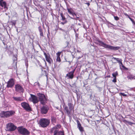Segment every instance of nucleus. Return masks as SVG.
<instances>
[{
  "label": "nucleus",
  "instance_id": "1",
  "mask_svg": "<svg viewBox=\"0 0 135 135\" xmlns=\"http://www.w3.org/2000/svg\"><path fill=\"white\" fill-rule=\"evenodd\" d=\"M98 42H99V45L100 46L105 48H108L110 50H118L120 48L119 47H114L107 44L100 40H98Z\"/></svg>",
  "mask_w": 135,
  "mask_h": 135
},
{
  "label": "nucleus",
  "instance_id": "2",
  "mask_svg": "<svg viewBox=\"0 0 135 135\" xmlns=\"http://www.w3.org/2000/svg\"><path fill=\"white\" fill-rule=\"evenodd\" d=\"M15 113V112L13 110L2 111L0 113V116L1 117L7 118L12 116Z\"/></svg>",
  "mask_w": 135,
  "mask_h": 135
},
{
  "label": "nucleus",
  "instance_id": "3",
  "mask_svg": "<svg viewBox=\"0 0 135 135\" xmlns=\"http://www.w3.org/2000/svg\"><path fill=\"white\" fill-rule=\"evenodd\" d=\"M50 121L49 119L46 118H42L39 121V123L41 127H45L49 124Z\"/></svg>",
  "mask_w": 135,
  "mask_h": 135
},
{
  "label": "nucleus",
  "instance_id": "4",
  "mask_svg": "<svg viewBox=\"0 0 135 135\" xmlns=\"http://www.w3.org/2000/svg\"><path fill=\"white\" fill-rule=\"evenodd\" d=\"M17 130L18 132L22 135H28L30 134V132L29 131L23 127H18Z\"/></svg>",
  "mask_w": 135,
  "mask_h": 135
},
{
  "label": "nucleus",
  "instance_id": "5",
  "mask_svg": "<svg viewBox=\"0 0 135 135\" xmlns=\"http://www.w3.org/2000/svg\"><path fill=\"white\" fill-rule=\"evenodd\" d=\"M55 128H52L50 130V133L52 135H64L63 131H57Z\"/></svg>",
  "mask_w": 135,
  "mask_h": 135
},
{
  "label": "nucleus",
  "instance_id": "6",
  "mask_svg": "<svg viewBox=\"0 0 135 135\" xmlns=\"http://www.w3.org/2000/svg\"><path fill=\"white\" fill-rule=\"evenodd\" d=\"M38 96L39 97V99L41 103L44 105L47 102V99L45 96L43 94L41 93L38 94Z\"/></svg>",
  "mask_w": 135,
  "mask_h": 135
},
{
  "label": "nucleus",
  "instance_id": "7",
  "mask_svg": "<svg viewBox=\"0 0 135 135\" xmlns=\"http://www.w3.org/2000/svg\"><path fill=\"white\" fill-rule=\"evenodd\" d=\"M38 96L39 97V99L41 103L44 105L47 102V99L45 96L43 94L41 93L38 94Z\"/></svg>",
  "mask_w": 135,
  "mask_h": 135
},
{
  "label": "nucleus",
  "instance_id": "8",
  "mask_svg": "<svg viewBox=\"0 0 135 135\" xmlns=\"http://www.w3.org/2000/svg\"><path fill=\"white\" fill-rule=\"evenodd\" d=\"M16 128V127L12 123H9L7 126L6 131H13Z\"/></svg>",
  "mask_w": 135,
  "mask_h": 135
},
{
  "label": "nucleus",
  "instance_id": "9",
  "mask_svg": "<svg viewBox=\"0 0 135 135\" xmlns=\"http://www.w3.org/2000/svg\"><path fill=\"white\" fill-rule=\"evenodd\" d=\"M15 80L13 78L9 79L7 83L6 87L8 88H12L14 85L15 84Z\"/></svg>",
  "mask_w": 135,
  "mask_h": 135
},
{
  "label": "nucleus",
  "instance_id": "10",
  "mask_svg": "<svg viewBox=\"0 0 135 135\" xmlns=\"http://www.w3.org/2000/svg\"><path fill=\"white\" fill-rule=\"evenodd\" d=\"M15 90L18 93H23L24 89L22 86L19 84H17L15 85Z\"/></svg>",
  "mask_w": 135,
  "mask_h": 135
},
{
  "label": "nucleus",
  "instance_id": "11",
  "mask_svg": "<svg viewBox=\"0 0 135 135\" xmlns=\"http://www.w3.org/2000/svg\"><path fill=\"white\" fill-rule=\"evenodd\" d=\"M21 105L22 107L26 110L28 111L31 110V108L28 103L26 102H23L21 103Z\"/></svg>",
  "mask_w": 135,
  "mask_h": 135
},
{
  "label": "nucleus",
  "instance_id": "12",
  "mask_svg": "<svg viewBox=\"0 0 135 135\" xmlns=\"http://www.w3.org/2000/svg\"><path fill=\"white\" fill-rule=\"evenodd\" d=\"M31 98L30 99V100L33 102L34 104L37 103L38 102V100L37 97L35 95H31Z\"/></svg>",
  "mask_w": 135,
  "mask_h": 135
},
{
  "label": "nucleus",
  "instance_id": "13",
  "mask_svg": "<svg viewBox=\"0 0 135 135\" xmlns=\"http://www.w3.org/2000/svg\"><path fill=\"white\" fill-rule=\"evenodd\" d=\"M44 55L46 61L50 64L51 63L52 61V60L50 57V56L49 55H47L44 52Z\"/></svg>",
  "mask_w": 135,
  "mask_h": 135
},
{
  "label": "nucleus",
  "instance_id": "14",
  "mask_svg": "<svg viewBox=\"0 0 135 135\" xmlns=\"http://www.w3.org/2000/svg\"><path fill=\"white\" fill-rule=\"evenodd\" d=\"M75 70V69H74L72 71L69 72L66 74V76L68 77V79H72L74 77V73Z\"/></svg>",
  "mask_w": 135,
  "mask_h": 135
},
{
  "label": "nucleus",
  "instance_id": "15",
  "mask_svg": "<svg viewBox=\"0 0 135 135\" xmlns=\"http://www.w3.org/2000/svg\"><path fill=\"white\" fill-rule=\"evenodd\" d=\"M48 109L49 108L47 107L46 106H43L41 108V113L42 114H46L47 112Z\"/></svg>",
  "mask_w": 135,
  "mask_h": 135
},
{
  "label": "nucleus",
  "instance_id": "16",
  "mask_svg": "<svg viewBox=\"0 0 135 135\" xmlns=\"http://www.w3.org/2000/svg\"><path fill=\"white\" fill-rule=\"evenodd\" d=\"M12 98L14 101L16 102H21L23 100V98L21 97H13Z\"/></svg>",
  "mask_w": 135,
  "mask_h": 135
},
{
  "label": "nucleus",
  "instance_id": "17",
  "mask_svg": "<svg viewBox=\"0 0 135 135\" xmlns=\"http://www.w3.org/2000/svg\"><path fill=\"white\" fill-rule=\"evenodd\" d=\"M0 6L2 7H4V8L6 9H8L7 7L6 3L5 1H0Z\"/></svg>",
  "mask_w": 135,
  "mask_h": 135
},
{
  "label": "nucleus",
  "instance_id": "18",
  "mask_svg": "<svg viewBox=\"0 0 135 135\" xmlns=\"http://www.w3.org/2000/svg\"><path fill=\"white\" fill-rule=\"evenodd\" d=\"M77 123L78 125V128L79 130L81 132H82L83 131V128L81 127L79 121L78 120L77 121Z\"/></svg>",
  "mask_w": 135,
  "mask_h": 135
},
{
  "label": "nucleus",
  "instance_id": "19",
  "mask_svg": "<svg viewBox=\"0 0 135 135\" xmlns=\"http://www.w3.org/2000/svg\"><path fill=\"white\" fill-rule=\"evenodd\" d=\"M113 59L116 60L119 63V64H121L122 65V67L123 68H124V67L122 63V60L121 59H119L118 58H116L115 57H113Z\"/></svg>",
  "mask_w": 135,
  "mask_h": 135
},
{
  "label": "nucleus",
  "instance_id": "20",
  "mask_svg": "<svg viewBox=\"0 0 135 135\" xmlns=\"http://www.w3.org/2000/svg\"><path fill=\"white\" fill-rule=\"evenodd\" d=\"M127 78L129 79H135V76L133 75H129L127 76Z\"/></svg>",
  "mask_w": 135,
  "mask_h": 135
},
{
  "label": "nucleus",
  "instance_id": "21",
  "mask_svg": "<svg viewBox=\"0 0 135 135\" xmlns=\"http://www.w3.org/2000/svg\"><path fill=\"white\" fill-rule=\"evenodd\" d=\"M69 109L71 111L72 109H73L74 107H73V104L70 103H69L68 104Z\"/></svg>",
  "mask_w": 135,
  "mask_h": 135
},
{
  "label": "nucleus",
  "instance_id": "22",
  "mask_svg": "<svg viewBox=\"0 0 135 135\" xmlns=\"http://www.w3.org/2000/svg\"><path fill=\"white\" fill-rule=\"evenodd\" d=\"M67 9L68 10V12L70 14H71V13L74 11L73 9L71 8H68Z\"/></svg>",
  "mask_w": 135,
  "mask_h": 135
},
{
  "label": "nucleus",
  "instance_id": "23",
  "mask_svg": "<svg viewBox=\"0 0 135 135\" xmlns=\"http://www.w3.org/2000/svg\"><path fill=\"white\" fill-rule=\"evenodd\" d=\"M61 127V126L60 124H57L56 126L54 127L53 128H55L57 129V131H59V128H60Z\"/></svg>",
  "mask_w": 135,
  "mask_h": 135
},
{
  "label": "nucleus",
  "instance_id": "24",
  "mask_svg": "<svg viewBox=\"0 0 135 135\" xmlns=\"http://www.w3.org/2000/svg\"><path fill=\"white\" fill-rule=\"evenodd\" d=\"M64 109L68 114H70V112L68 110V107H65L64 108Z\"/></svg>",
  "mask_w": 135,
  "mask_h": 135
},
{
  "label": "nucleus",
  "instance_id": "25",
  "mask_svg": "<svg viewBox=\"0 0 135 135\" xmlns=\"http://www.w3.org/2000/svg\"><path fill=\"white\" fill-rule=\"evenodd\" d=\"M117 75L118 73L117 71H116L115 73L112 74V75L114 78H116V76Z\"/></svg>",
  "mask_w": 135,
  "mask_h": 135
},
{
  "label": "nucleus",
  "instance_id": "26",
  "mask_svg": "<svg viewBox=\"0 0 135 135\" xmlns=\"http://www.w3.org/2000/svg\"><path fill=\"white\" fill-rule=\"evenodd\" d=\"M60 16L62 17V20H64L65 19V17L63 16V13H61L60 14Z\"/></svg>",
  "mask_w": 135,
  "mask_h": 135
},
{
  "label": "nucleus",
  "instance_id": "27",
  "mask_svg": "<svg viewBox=\"0 0 135 135\" xmlns=\"http://www.w3.org/2000/svg\"><path fill=\"white\" fill-rule=\"evenodd\" d=\"M34 86H39V82H35L34 84Z\"/></svg>",
  "mask_w": 135,
  "mask_h": 135
},
{
  "label": "nucleus",
  "instance_id": "28",
  "mask_svg": "<svg viewBox=\"0 0 135 135\" xmlns=\"http://www.w3.org/2000/svg\"><path fill=\"white\" fill-rule=\"evenodd\" d=\"M56 61L59 62H60L61 61L60 57H57Z\"/></svg>",
  "mask_w": 135,
  "mask_h": 135
},
{
  "label": "nucleus",
  "instance_id": "29",
  "mask_svg": "<svg viewBox=\"0 0 135 135\" xmlns=\"http://www.w3.org/2000/svg\"><path fill=\"white\" fill-rule=\"evenodd\" d=\"M62 52V51L61 52H59L56 54V55H57V57H60V54Z\"/></svg>",
  "mask_w": 135,
  "mask_h": 135
},
{
  "label": "nucleus",
  "instance_id": "30",
  "mask_svg": "<svg viewBox=\"0 0 135 135\" xmlns=\"http://www.w3.org/2000/svg\"><path fill=\"white\" fill-rule=\"evenodd\" d=\"M120 95H121L123 96L126 97L127 95L126 94H124V93H120L119 94Z\"/></svg>",
  "mask_w": 135,
  "mask_h": 135
},
{
  "label": "nucleus",
  "instance_id": "31",
  "mask_svg": "<svg viewBox=\"0 0 135 135\" xmlns=\"http://www.w3.org/2000/svg\"><path fill=\"white\" fill-rule=\"evenodd\" d=\"M114 19L116 20L117 21L119 20V18L117 16H114Z\"/></svg>",
  "mask_w": 135,
  "mask_h": 135
},
{
  "label": "nucleus",
  "instance_id": "32",
  "mask_svg": "<svg viewBox=\"0 0 135 135\" xmlns=\"http://www.w3.org/2000/svg\"><path fill=\"white\" fill-rule=\"evenodd\" d=\"M38 30L39 31V32H42V29L40 26L38 27Z\"/></svg>",
  "mask_w": 135,
  "mask_h": 135
},
{
  "label": "nucleus",
  "instance_id": "33",
  "mask_svg": "<svg viewBox=\"0 0 135 135\" xmlns=\"http://www.w3.org/2000/svg\"><path fill=\"white\" fill-rule=\"evenodd\" d=\"M40 32V35L42 37H43L44 36V34H43L42 31L41 32Z\"/></svg>",
  "mask_w": 135,
  "mask_h": 135
},
{
  "label": "nucleus",
  "instance_id": "34",
  "mask_svg": "<svg viewBox=\"0 0 135 135\" xmlns=\"http://www.w3.org/2000/svg\"><path fill=\"white\" fill-rule=\"evenodd\" d=\"M71 15H72L73 17L76 15V14L75 13L74 11L71 13Z\"/></svg>",
  "mask_w": 135,
  "mask_h": 135
},
{
  "label": "nucleus",
  "instance_id": "35",
  "mask_svg": "<svg viewBox=\"0 0 135 135\" xmlns=\"http://www.w3.org/2000/svg\"><path fill=\"white\" fill-rule=\"evenodd\" d=\"M112 81L114 83L116 82V78H114Z\"/></svg>",
  "mask_w": 135,
  "mask_h": 135
},
{
  "label": "nucleus",
  "instance_id": "36",
  "mask_svg": "<svg viewBox=\"0 0 135 135\" xmlns=\"http://www.w3.org/2000/svg\"><path fill=\"white\" fill-rule=\"evenodd\" d=\"M75 16V18H76V19L77 20H78V19L79 18V17L78 16H77V15L76 14V16Z\"/></svg>",
  "mask_w": 135,
  "mask_h": 135
},
{
  "label": "nucleus",
  "instance_id": "37",
  "mask_svg": "<svg viewBox=\"0 0 135 135\" xmlns=\"http://www.w3.org/2000/svg\"><path fill=\"white\" fill-rule=\"evenodd\" d=\"M69 17L71 18V19H74V20H77V19H76V18H75L74 17V18H72L71 17H70V16H69Z\"/></svg>",
  "mask_w": 135,
  "mask_h": 135
},
{
  "label": "nucleus",
  "instance_id": "38",
  "mask_svg": "<svg viewBox=\"0 0 135 135\" xmlns=\"http://www.w3.org/2000/svg\"><path fill=\"white\" fill-rule=\"evenodd\" d=\"M85 4H86L88 5V6H89L90 5V3L89 2H87L86 3H85Z\"/></svg>",
  "mask_w": 135,
  "mask_h": 135
},
{
  "label": "nucleus",
  "instance_id": "39",
  "mask_svg": "<svg viewBox=\"0 0 135 135\" xmlns=\"http://www.w3.org/2000/svg\"><path fill=\"white\" fill-rule=\"evenodd\" d=\"M124 121H125L126 122H128L129 124H131V122H128L127 120H124Z\"/></svg>",
  "mask_w": 135,
  "mask_h": 135
},
{
  "label": "nucleus",
  "instance_id": "40",
  "mask_svg": "<svg viewBox=\"0 0 135 135\" xmlns=\"http://www.w3.org/2000/svg\"><path fill=\"white\" fill-rule=\"evenodd\" d=\"M66 22H61V24H62L63 25H64V24H65Z\"/></svg>",
  "mask_w": 135,
  "mask_h": 135
},
{
  "label": "nucleus",
  "instance_id": "41",
  "mask_svg": "<svg viewBox=\"0 0 135 135\" xmlns=\"http://www.w3.org/2000/svg\"><path fill=\"white\" fill-rule=\"evenodd\" d=\"M59 29L60 30H61V31H64V30L63 29H62V28H59Z\"/></svg>",
  "mask_w": 135,
  "mask_h": 135
},
{
  "label": "nucleus",
  "instance_id": "42",
  "mask_svg": "<svg viewBox=\"0 0 135 135\" xmlns=\"http://www.w3.org/2000/svg\"><path fill=\"white\" fill-rule=\"evenodd\" d=\"M82 57V56H81L79 57H78V59H79L81 58Z\"/></svg>",
  "mask_w": 135,
  "mask_h": 135
},
{
  "label": "nucleus",
  "instance_id": "43",
  "mask_svg": "<svg viewBox=\"0 0 135 135\" xmlns=\"http://www.w3.org/2000/svg\"><path fill=\"white\" fill-rule=\"evenodd\" d=\"M43 60H44V61L45 62V64H46V62L45 60V59L44 58L43 59Z\"/></svg>",
  "mask_w": 135,
  "mask_h": 135
},
{
  "label": "nucleus",
  "instance_id": "44",
  "mask_svg": "<svg viewBox=\"0 0 135 135\" xmlns=\"http://www.w3.org/2000/svg\"><path fill=\"white\" fill-rule=\"evenodd\" d=\"M124 15H126V16H128V15H127V13H124Z\"/></svg>",
  "mask_w": 135,
  "mask_h": 135
},
{
  "label": "nucleus",
  "instance_id": "45",
  "mask_svg": "<svg viewBox=\"0 0 135 135\" xmlns=\"http://www.w3.org/2000/svg\"><path fill=\"white\" fill-rule=\"evenodd\" d=\"M15 24H16V23H15V22H13V24L14 25H15Z\"/></svg>",
  "mask_w": 135,
  "mask_h": 135
},
{
  "label": "nucleus",
  "instance_id": "46",
  "mask_svg": "<svg viewBox=\"0 0 135 135\" xmlns=\"http://www.w3.org/2000/svg\"><path fill=\"white\" fill-rule=\"evenodd\" d=\"M77 52H80V51H79V50H77Z\"/></svg>",
  "mask_w": 135,
  "mask_h": 135
}]
</instances>
